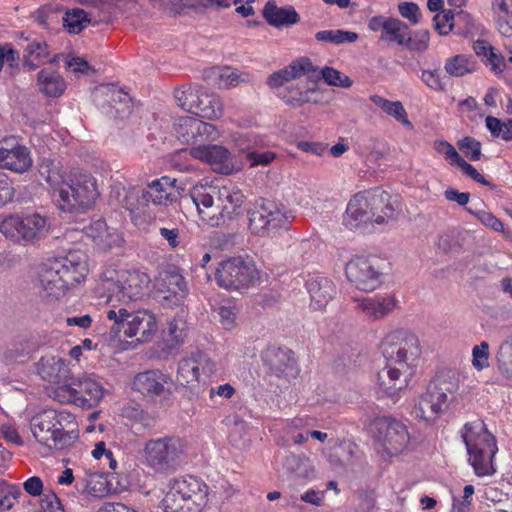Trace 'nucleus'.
<instances>
[{
	"label": "nucleus",
	"instance_id": "1",
	"mask_svg": "<svg viewBox=\"0 0 512 512\" xmlns=\"http://www.w3.org/2000/svg\"><path fill=\"white\" fill-rule=\"evenodd\" d=\"M86 256L81 251L49 258L38 270L39 297L48 303L62 298L70 287L80 283L88 273Z\"/></svg>",
	"mask_w": 512,
	"mask_h": 512
},
{
	"label": "nucleus",
	"instance_id": "2",
	"mask_svg": "<svg viewBox=\"0 0 512 512\" xmlns=\"http://www.w3.org/2000/svg\"><path fill=\"white\" fill-rule=\"evenodd\" d=\"M399 205L396 198L377 187L355 194L349 201L343 223L349 229H366L368 225L385 224L396 218Z\"/></svg>",
	"mask_w": 512,
	"mask_h": 512
},
{
	"label": "nucleus",
	"instance_id": "3",
	"mask_svg": "<svg viewBox=\"0 0 512 512\" xmlns=\"http://www.w3.org/2000/svg\"><path fill=\"white\" fill-rule=\"evenodd\" d=\"M111 326V344L120 350H135L152 341L158 330L156 318L148 310L128 311L126 308L107 311Z\"/></svg>",
	"mask_w": 512,
	"mask_h": 512
},
{
	"label": "nucleus",
	"instance_id": "4",
	"mask_svg": "<svg viewBox=\"0 0 512 512\" xmlns=\"http://www.w3.org/2000/svg\"><path fill=\"white\" fill-rule=\"evenodd\" d=\"M46 180L58 193V206L64 212L83 213L99 194L95 179L88 173L73 171L64 176L56 170H48Z\"/></svg>",
	"mask_w": 512,
	"mask_h": 512
},
{
	"label": "nucleus",
	"instance_id": "5",
	"mask_svg": "<svg viewBox=\"0 0 512 512\" xmlns=\"http://www.w3.org/2000/svg\"><path fill=\"white\" fill-rule=\"evenodd\" d=\"M75 416L66 410L46 409L30 420V429L41 445L49 449L63 450L78 439Z\"/></svg>",
	"mask_w": 512,
	"mask_h": 512
},
{
	"label": "nucleus",
	"instance_id": "6",
	"mask_svg": "<svg viewBox=\"0 0 512 512\" xmlns=\"http://www.w3.org/2000/svg\"><path fill=\"white\" fill-rule=\"evenodd\" d=\"M461 437L475 473L478 476L495 473L492 460L498 448L495 437L487 430L484 421L478 419L466 423L461 431Z\"/></svg>",
	"mask_w": 512,
	"mask_h": 512
},
{
	"label": "nucleus",
	"instance_id": "7",
	"mask_svg": "<svg viewBox=\"0 0 512 512\" xmlns=\"http://www.w3.org/2000/svg\"><path fill=\"white\" fill-rule=\"evenodd\" d=\"M149 282V276L139 270L107 269L101 275L98 290L108 303L129 302L142 297Z\"/></svg>",
	"mask_w": 512,
	"mask_h": 512
},
{
	"label": "nucleus",
	"instance_id": "8",
	"mask_svg": "<svg viewBox=\"0 0 512 512\" xmlns=\"http://www.w3.org/2000/svg\"><path fill=\"white\" fill-rule=\"evenodd\" d=\"M208 502V486L194 476L174 478L162 505L165 512H201Z\"/></svg>",
	"mask_w": 512,
	"mask_h": 512
},
{
	"label": "nucleus",
	"instance_id": "9",
	"mask_svg": "<svg viewBox=\"0 0 512 512\" xmlns=\"http://www.w3.org/2000/svg\"><path fill=\"white\" fill-rule=\"evenodd\" d=\"M303 75H307L308 79L322 78L329 86L349 88L352 85L351 79L339 70L327 66L319 70L313 66L311 60L307 57H301L289 66L271 74L267 79V84L270 87H276L281 85L284 80L299 79Z\"/></svg>",
	"mask_w": 512,
	"mask_h": 512
},
{
	"label": "nucleus",
	"instance_id": "10",
	"mask_svg": "<svg viewBox=\"0 0 512 512\" xmlns=\"http://www.w3.org/2000/svg\"><path fill=\"white\" fill-rule=\"evenodd\" d=\"M294 215L281 203L262 199L248 211V227L257 236H271L279 229H288Z\"/></svg>",
	"mask_w": 512,
	"mask_h": 512
},
{
	"label": "nucleus",
	"instance_id": "11",
	"mask_svg": "<svg viewBox=\"0 0 512 512\" xmlns=\"http://www.w3.org/2000/svg\"><path fill=\"white\" fill-rule=\"evenodd\" d=\"M0 232L17 244H35L48 235L49 221L37 212L10 215L0 223Z\"/></svg>",
	"mask_w": 512,
	"mask_h": 512
},
{
	"label": "nucleus",
	"instance_id": "12",
	"mask_svg": "<svg viewBox=\"0 0 512 512\" xmlns=\"http://www.w3.org/2000/svg\"><path fill=\"white\" fill-rule=\"evenodd\" d=\"M183 453L184 445L176 437L151 439L144 446L147 466L159 473L175 471L182 462Z\"/></svg>",
	"mask_w": 512,
	"mask_h": 512
},
{
	"label": "nucleus",
	"instance_id": "13",
	"mask_svg": "<svg viewBox=\"0 0 512 512\" xmlns=\"http://www.w3.org/2000/svg\"><path fill=\"white\" fill-rule=\"evenodd\" d=\"M174 98L179 107L201 118L217 119L223 112L219 96L200 86L183 85L174 91Z\"/></svg>",
	"mask_w": 512,
	"mask_h": 512
},
{
	"label": "nucleus",
	"instance_id": "14",
	"mask_svg": "<svg viewBox=\"0 0 512 512\" xmlns=\"http://www.w3.org/2000/svg\"><path fill=\"white\" fill-rule=\"evenodd\" d=\"M387 269L388 263L383 258L374 255L357 256L346 264L345 273L357 289L372 292L382 284Z\"/></svg>",
	"mask_w": 512,
	"mask_h": 512
},
{
	"label": "nucleus",
	"instance_id": "15",
	"mask_svg": "<svg viewBox=\"0 0 512 512\" xmlns=\"http://www.w3.org/2000/svg\"><path fill=\"white\" fill-rule=\"evenodd\" d=\"M257 279L258 271L255 265L240 257L222 261L216 270L218 285L227 290L246 289Z\"/></svg>",
	"mask_w": 512,
	"mask_h": 512
},
{
	"label": "nucleus",
	"instance_id": "16",
	"mask_svg": "<svg viewBox=\"0 0 512 512\" xmlns=\"http://www.w3.org/2000/svg\"><path fill=\"white\" fill-rule=\"evenodd\" d=\"M420 358L417 354H391L387 358L389 383L381 382V389L390 398L396 399L399 391L407 384L408 378L416 372Z\"/></svg>",
	"mask_w": 512,
	"mask_h": 512
},
{
	"label": "nucleus",
	"instance_id": "17",
	"mask_svg": "<svg viewBox=\"0 0 512 512\" xmlns=\"http://www.w3.org/2000/svg\"><path fill=\"white\" fill-rule=\"evenodd\" d=\"M373 428L374 437L389 455L401 453L410 441L407 426L395 418H377L373 422Z\"/></svg>",
	"mask_w": 512,
	"mask_h": 512
},
{
	"label": "nucleus",
	"instance_id": "18",
	"mask_svg": "<svg viewBox=\"0 0 512 512\" xmlns=\"http://www.w3.org/2000/svg\"><path fill=\"white\" fill-rule=\"evenodd\" d=\"M154 286L158 301L166 308L179 306L188 294L186 281L176 269L161 271Z\"/></svg>",
	"mask_w": 512,
	"mask_h": 512
},
{
	"label": "nucleus",
	"instance_id": "19",
	"mask_svg": "<svg viewBox=\"0 0 512 512\" xmlns=\"http://www.w3.org/2000/svg\"><path fill=\"white\" fill-rule=\"evenodd\" d=\"M217 213H203V221L211 227L224 226L228 221L236 219L242 214L244 195L239 191H230L223 188L218 191Z\"/></svg>",
	"mask_w": 512,
	"mask_h": 512
},
{
	"label": "nucleus",
	"instance_id": "20",
	"mask_svg": "<svg viewBox=\"0 0 512 512\" xmlns=\"http://www.w3.org/2000/svg\"><path fill=\"white\" fill-rule=\"evenodd\" d=\"M176 137L184 144H196L209 138H213L214 125L206 123L198 118L180 117L174 123Z\"/></svg>",
	"mask_w": 512,
	"mask_h": 512
},
{
	"label": "nucleus",
	"instance_id": "21",
	"mask_svg": "<svg viewBox=\"0 0 512 512\" xmlns=\"http://www.w3.org/2000/svg\"><path fill=\"white\" fill-rule=\"evenodd\" d=\"M160 7L165 10H169L171 13H179L184 7H197L203 6L226 8L232 3L236 6V12L241 14L243 17H248L254 14V9L250 3L243 4L241 0H158Z\"/></svg>",
	"mask_w": 512,
	"mask_h": 512
},
{
	"label": "nucleus",
	"instance_id": "22",
	"mask_svg": "<svg viewBox=\"0 0 512 512\" xmlns=\"http://www.w3.org/2000/svg\"><path fill=\"white\" fill-rule=\"evenodd\" d=\"M149 202L154 205L168 206L176 202L184 189L177 185L175 178L168 176L153 180L144 188Z\"/></svg>",
	"mask_w": 512,
	"mask_h": 512
},
{
	"label": "nucleus",
	"instance_id": "23",
	"mask_svg": "<svg viewBox=\"0 0 512 512\" xmlns=\"http://www.w3.org/2000/svg\"><path fill=\"white\" fill-rule=\"evenodd\" d=\"M459 389V374L451 369L439 371L429 383L427 391L446 408Z\"/></svg>",
	"mask_w": 512,
	"mask_h": 512
},
{
	"label": "nucleus",
	"instance_id": "24",
	"mask_svg": "<svg viewBox=\"0 0 512 512\" xmlns=\"http://www.w3.org/2000/svg\"><path fill=\"white\" fill-rule=\"evenodd\" d=\"M190 154L212 166L221 174L228 175L233 171L231 153L227 148L220 145H198L192 147Z\"/></svg>",
	"mask_w": 512,
	"mask_h": 512
},
{
	"label": "nucleus",
	"instance_id": "25",
	"mask_svg": "<svg viewBox=\"0 0 512 512\" xmlns=\"http://www.w3.org/2000/svg\"><path fill=\"white\" fill-rule=\"evenodd\" d=\"M37 373L50 383L61 384L71 378L69 363L59 354H44L37 362Z\"/></svg>",
	"mask_w": 512,
	"mask_h": 512
},
{
	"label": "nucleus",
	"instance_id": "26",
	"mask_svg": "<svg viewBox=\"0 0 512 512\" xmlns=\"http://www.w3.org/2000/svg\"><path fill=\"white\" fill-rule=\"evenodd\" d=\"M75 405L81 408L96 406L103 397V387L91 378H71Z\"/></svg>",
	"mask_w": 512,
	"mask_h": 512
},
{
	"label": "nucleus",
	"instance_id": "27",
	"mask_svg": "<svg viewBox=\"0 0 512 512\" xmlns=\"http://www.w3.org/2000/svg\"><path fill=\"white\" fill-rule=\"evenodd\" d=\"M283 469L288 474L291 486L304 485L316 478V471L309 458L289 454L283 461Z\"/></svg>",
	"mask_w": 512,
	"mask_h": 512
},
{
	"label": "nucleus",
	"instance_id": "28",
	"mask_svg": "<svg viewBox=\"0 0 512 512\" xmlns=\"http://www.w3.org/2000/svg\"><path fill=\"white\" fill-rule=\"evenodd\" d=\"M306 289L311 298V306L315 310L324 308L336 293L334 283L322 275L311 276L306 281Z\"/></svg>",
	"mask_w": 512,
	"mask_h": 512
},
{
	"label": "nucleus",
	"instance_id": "29",
	"mask_svg": "<svg viewBox=\"0 0 512 512\" xmlns=\"http://www.w3.org/2000/svg\"><path fill=\"white\" fill-rule=\"evenodd\" d=\"M195 355L196 354L185 356L179 361L176 375L177 384L185 388H189L192 397H198L201 389L198 382V361L194 357ZM197 355L200 356L201 354Z\"/></svg>",
	"mask_w": 512,
	"mask_h": 512
},
{
	"label": "nucleus",
	"instance_id": "30",
	"mask_svg": "<svg viewBox=\"0 0 512 512\" xmlns=\"http://www.w3.org/2000/svg\"><path fill=\"white\" fill-rule=\"evenodd\" d=\"M293 78L284 80L283 83L275 88H278L277 95L288 105L299 107L304 103L312 100V95L315 94V83L313 86H308L307 83L300 81L296 85L286 84Z\"/></svg>",
	"mask_w": 512,
	"mask_h": 512
},
{
	"label": "nucleus",
	"instance_id": "31",
	"mask_svg": "<svg viewBox=\"0 0 512 512\" xmlns=\"http://www.w3.org/2000/svg\"><path fill=\"white\" fill-rule=\"evenodd\" d=\"M382 352H410L419 349L418 337L407 329H395L389 332L380 342Z\"/></svg>",
	"mask_w": 512,
	"mask_h": 512
},
{
	"label": "nucleus",
	"instance_id": "32",
	"mask_svg": "<svg viewBox=\"0 0 512 512\" xmlns=\"http://www.w3.org/2000/svg\"><path fill=\"white\" fill-rule=\"evenodd\" d=\"M31 166L32 158L26 146L17 145L11 149L0 148V167L16 173H24Z\"/></svg>",
	"mask_w": 512,
	"mask_h": 512
},
{
	"label": "nucleus",
	"instance_id": "33",
	"mask_svg": "<svg viewBox=\"0 0 512 512\" xmlns=\"http://www.w3.org/2000/svg\"><path fill=\"white\" fill-rule=\"evenodd\" d=\"M263 17L273 27H289L299 23L300 16L292 6L279 7L275 1H268L263 8Z\"/></svg>",
	"mask_w": 512,
	"mask_h": 512
},
{
	"label": "nucleus",
	"instance_id": "34",
	"mask_svg": "<svg viewBox=\"0 0 512 512\" xmlns=\"http://www.w3.org/2000/svg\"><path fill=\"white\" fill-rule=\"evenodd\" d=\"M204 79L220 89L235 87L241 82H247L248 79L242 77L240 73L230 67H211L204 71Z\"/></svg>",
	"mask_w": 512,
	"mask_h": 512
},
{
	"label": "nucleus",
	"instance_id": "35",
	"mask_svg": "<svg viewBox=\"0 0 512 512\" xmlns=\"http://www.w3.org/2000/svg\"><path fill=\"white\" fill-rule=\"evenodd\" d=\"M396 299L393 296L358 299V307L373 320H379L388 315L395 307Z\"/></svg>",
	"mask_w": 512,
	"mask_h": 512
},
{
	"label": "nucleus",
	"instance_id": "36",
	"mask_svg": "<svg viewBox=\"0 0 512 512\" xmlns=\"http://www.w3.org/2000/svg\"><path fill=\"white\" fill-rule=\"evenodd\" d=\"M263 361L277 377H295L299 371L296 359L290 354H265Z\"/></svg>",
	"mask_w": 512,
	"mask_h": 512
},
{
	"label": "nucleus",
	"instance_id": "37",
	"mask_svg": "<svg viewBox=\"0 0 512 512\" xmlns=\"http://www.w3.org/2000/svg\"><path fill=\"white\" fill-rule=\"evenodd\" d=\"M446 409L432 394L426 391L415 404L414 414L416 418L430 422L435 421Z\"/></svg>",
	"mask_w": 512,
	"mask_h": 512
},
{
	"label": "nucleus",
	"instance_id": "38",
	"mask_svg": "<svg viewBox=\"0 0 512 512\" xmlns=\"http://www.w3.org/2000/svg\"><path fill=\"white\" fill-rule=\"evenodd\" d=\"M39 90L48 97H59L66 88L65 80L55 71L42 69L38 73Z\"/></svg>",
	"mask_w": 512,
	"mask_h": 512
},
{
	"label": "nucleus",
	"instance_id": "39",
	"mask_svg": "<svg viewBox=\"0 0 512 512\" xmlns=\"http://www.w3.org/2000/svg\"><path fill=\"white\" fill-rule=\"evenodd\" d=\"M370 101L405 127L413 129V124L408 119L407 112L402 102L390 101L379 95L370 96Z\"/></svg>",
	"mask_w": 512,
	"mask_h": 512
},
{
	"label": "nucleus",
	"instance_id": "40",
	"mask_svg": "<svg viewBox=\"0 0 512 512\" xmlns=\"http://www.w3.org/2000/svg\"><path fill=\"white\" fill-rule=\"evenodd\" d=\"M469 234L467 231L453 228L439 237L438 249L445 254L459 253L462 251Z\"/></svg>",
	"mask_w": 512,
	"mask_h": 512
},
{
	"label": "nucleus",
	"instance_id": "41",
	"mask_svg": "<svg viewBox=\"0 0 512 512\" xmlns=\"http://www.w3.org/2000/svg\"><path fill=\"white\" fill-rule=\"evenodd\" d=\"M149 204L144 188L140 187L129 188L122 200L123 207L135 216L144 214Z\"/></svg>",
	"mask_w": 512,
	"mask_h": 512
},
{
	"label": "nucleus",
	"instance_id": "42",
	"mask_svg": "<svg viewBox=\"0 0 512 512\" xmlns=\"http://www.w3.org/2000/svg\"><path fill=\"white\" fill-rule=\"evenodd\" d=\"M133 389L143 395H160L164 391L163 384L154 371L138 373L133 380Z\"/></svg>",
	"mask_w": 512,
	"mask_h": 512
},
{
	"label": "nucleus",
	"instance_id": "43",
	"mask_svg": "<svg viewBox=\"0 0 512 512\" xmlns=\"http://www.w3.org/2000/svg\"><path fill=\"white\" fill-rule=\"evenodd\" d=\"M50 52L45 41H33L25 48L23 65L29 71L35 70L49 57Z\"/></svg>",
	"mask_w": 512,
	"mask_h": 512
},
{
	"label": "nucleus",
	"instance_id": "44",
	"mask_svg": "<svg viewBox=\"0 0 512 512\" xmlns=\"http://www.w3.org/2000/svg\"><path fill=\"white\" fill-rule=\"evenodd\" d=\"M444 69L452 77H463L476 70L475 61L465 54L455 55L445 61Z\"/></svg>",
	"mask_w": 512,
	"mask_h": 512
},
{
	"label": "nucleus",
	"instance_id": "45",
	"mask_svg": "<svg viewBox=\"0 0 512 512\" xmlns=\"http://www.w3.org/2000/svg\"><path fill=\"white\" fill-rule=\"evenodd\" d=\"M409 30V26L405 22L397 18H392L384 34H381L380 38L381 40L396 42L397 44L404 46Z\"/></svg>",
	"mask_w": 512,
	"mask_h": 512
},
{
	"label": "nucleus",
	"instance_id": "46",
	"mask_svg": "<svg viewBox=\"0 0 512 512\" xmlns=\"http://www.w3.org/2000/svg\"><path fill=\"white\" fill-rule=\"evenodd\" d=\"M186 332L182 320H173L168 324L167 331L163 332V341L168 349H175L184 342Z\"/></svg>",
	"mask_w": 512,
	"mask_h": 512
},
{
	"label": "nucleus",
	"instance_id": "47",
	"mask_svg": "<svg viewBox=\"0 0 512 512\" xmlns=\"http://www.w3.org/2000/svg\"><path fill=\"white\" fill-rule=\"evenodd\" d=\"M315 39L332 44L353 43L358 39V34L344 30H322L315 34Z\"/></svg>",
	"mask_w": 512,
	"mask_h": 512
},
{
	"label": "nucleus",
	"instance_id": "48",
	"mask_svg": "<svg viewBox=\"0 0 512 512\" xmlns=\"http://www.w3.org/2000/svg\"><path fill=\"white\" fill-rule=\"evenodd\" d=\"M90 20L87 18V14L83 9L75 8L71 11H67L63 16V26L67 28L70 33H80L86 23Z\"/></svg>",
	"mask_w": 512,
	"mask_h": 512
},
{
	"label": "nucleus",
	"instance_id": "49",
	"mask_svg": "<svg viewBox=\"0 0 512 512\" xmlns=\"http://www.w3.org/2000/svg\"><path fill=\"white\" fill-rule=\"evenodd\" d=\"M193 204L197 207L200 218L203 220V213H217L214 209V198L203 188H195L190 193Z\"/></svg>",
	"mask_w": 512,
	"mask_h": 512
},
{
	"label": "nucleus",
	"instance_id": "50",
	"mask_svg": "<svg viewBox=\"0 0 512 512\" xmlns=\"http://www.w3.org/2000/svg\"><path fill=\"white\" fill-rule=\"evenodd\" d=\"M430 33L427 29L416 30L413 34L409 31L404 46L416 53H423L429 47Z\"/></svg>",
	"mask_w": 512,
	"mask_h": 512
},
{
	"label": "nucleus",
	"instance_id": "51",
	"mask_svg": "<svg viewBox=\"0 0 512 512\" xmlns=\"http://www.w3.org/2000/svg\"><path fill=\"white\" fill-rule=\"evenodd\" d=\"M441 73L442 72L440 68L433 70H422L421 80L430 89L437 92H443L446 90V76H442Z\"/></svg>",
	"mask_w": 512,
	"mask_h": 512
},
{
	"label": "nucleus",
	"instance_id": "52",
	"mask_svg": "<svg viewBox=\"0 0 512 512\" xmlns=\"http://www.w3.org/2000/svg\"><path fill=\"white\" fill-rule=\"evenodd\" d=\"M512 490L509 484L499 483L485 488L484 496L486 500L493 503H502L509 499V491Z\"/></svg>",
	"mask_w": 512,
	"mask_h": 512
},
{
	"label": "nucleus",
	"instance_id": "53",
	"mask_svg": "<svg viewBox=\"0 0 512 512\" xmlns=\"http://www.w3.org/2000/svg\"><path fill=\"white\" fill-rule=\"evenodd\" d=\"M454 12L443 10L441 14L433 17L434 28L440 35H448L454 28Z\"/></svg>",
	"mask_w": 512,
	"mask_h": 512
},
{
	"label": "nucleus",
	"instance_id": "54",
	"mask_svg": "<svg viewBox=\"0 0 512 512\" xmlns=\"http://www.w3.org/2000/svg\"><path fill=\"white\" fill-rule=\"evenodd\" d=\"M458 148L464 153V155L471 161H478L481 158V143L472 138L464 137L457 142Z\"/></svg>",
	"mask_w": 512,
	"mask_h": 512
},
{
	"label": "nucleus",
	"instance_id": "55",
	"mask_svg": "<svg viewBox=\"0 0 512 512\" xmlns=\"http://www.w3.org/2000/svg\"><path fill=\"white\" fill-rule=\"evenodd\" d=\"M234 142L238 150L242 153H246V158H248L250 152L255 150L260 144L261 139L250 133H240L234 137Z\"/></svg>",
	"mask_w": 512,
	"mask_h": 512
},
{
	"label": "nucleus",
	"instance_id": "56",
	"mask_svg": "<svg viewBox=\"0 0 512 512\" xmlns=\"http://www.w3.org/2000/svg\"><path fill=\"white\" fill-rule=\"evenodd\" d=\"M56 385L57 387L50 392V396L60 403L75 405L74 392L71 389L72 381L69 380Z\"/></svg>",
	"mask_w": 512,
	"mask_h": 512
},
{
	"label": "nucleus",
	"instance_id": "57",
	"mask_svg": "<svg viewBox=\"0 0 512 512\" xmlns=\"http://www.w3.org/2000/svg\"><path fill=\"white\" fill-rule=\"evenodd\" d=\"M466 211L472 215H475L483 225L491 228L492 230L496 232L503 231V223L491 212L485 210H474L471 207H467Z\"/></svg>",
	"mask_w": 512,
	"mask_h": 512
},
{
	"label": "nucleus",
	"instance_id": "58",
	"mask_svg": "<svg viewBox=\"0 0 512 512\" xmlns=\"http://www.w3.org/2000/svg\"><path fill=\"white\" fill-rule=\"evenodd\" d=\"M94 478H102V475L98 473L88 474L86 477L82 479H78L76 481V489L81 493H87L92 496H100L105 492L104 488H95L92 487V483L94 482Z\"/></svg>",
	"mask_w": 512,
	"mask_h": 512
},
{
	"label": "nucleus",
	"instance_id": "59",
	"mask_svg": "<svg viewBox=\"0 0 512 512\" xmlns=\"http://www.w3.org/2000/svg\"><path fill=\"white\" fill-rule=\"evenodd\" d=\"M434 149L445 156L447 160L450 161V164H458L463 159L459 153L456 151L454 146L445 140H436L434 142Z\"/></svg>",
	"mask_w": 512,
	"mask_h": 512
},
{
	"label": "nucleus",
	"instance_id": "60",
	"mask_svg": "<svg viewBox=\"0 0 512 512\" xmlns=\"http://www.w3.org/2000/svg\"><path fill=\"white\" fill-rule=\"evenodd\" d=\"M276 157V154L269 150H261L260 145L256 147L255 150L250 152L247 161L251 167H255L258 165L266 166L270 164Z\"/></svg>",
	"mask_w": 512,
	"mask_h": 512
},
{
	"label": "nucleus",
	"instance_id": "61",
	"mask_svg": "<svg viewBox=\"0 0 512 512\" xmlns=\"http://www.w3.org/2000/svg\"><path fill=\"white\" fill-rule=\"evenodd\" d=\"M19 53L14 50L9 44L0 46V71L6 63L10 68L18 65Z\"/></svg>",
	"mask_w": 512,
	"mask_h": 512
},
{
	"label": "nucleus",
	"instance_id": "62",
	"mask_svg": "<svg viewBox=\"0 0 512 512\" xmlns=\"http://www.w3.org/2000/svg\"><path fill=\"white\" fill-rule=\"evenodd\" d=\"M40 506L44 512H63L62 504L53 492L43 494L40 499Z\"/></svg>",
	"mask_w": 512,
	"mask_h": 512
},
{
	"label": "nucleus",
	"instance_id": "63",
	"mask_svg": "<svg viewBox=\"0 0 512 512\" xmlns=\"http://www.w3.org/2000/svg\"><path fill=\"white\" fill-rule=\"evenodd\" d=\"M85 229L86 234L94 241L102 242L104 237L108 235V228L103 219H97Z\"/></svg>",
	"mask_w": 512,
	"mask_h": 512
},
{
	"label": "nucleus",
	"instance_id": "64",
	"mask_svg": "<svg viewBox=\"0 0 512 512\" xmlns=\"http://www.w3.org/2000/svg\"><path fill=\"white\" fill-rule=\"evenodd\" d=\"M65 65L73 72H80L86 75L95 73V69L89 65V63L81 57H72L65 59Z\"/></svg>",
	"mask_w": 512,
	"mask_h": 512
}]
</instances>
